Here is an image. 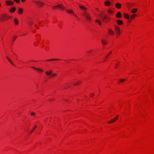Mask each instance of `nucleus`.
<instances>
[{
    "label": "nucleus",
    "instance_id": "79ce46f5",
    "mask_svg": "<svg viewBox=\"0 0 154 154\" xmlns=\"http://www.w3.org/2000/svg\"><path fill=\"white\" fill-rule=\"evenodd\" d=\"M107 56H108L107 55V56H106V57H107Z\"/></svg>",
    "mask_w": 154,
    "mask_h": 154
},
{
    "label": "nucleus",
    "instance_id": "1a4fd4ad",
    "mask_svg": "<svg viewBox=\"0 0 154 154\" xmlns=\"http://www.w3.org/2000/svg\"><path fill=\"white\" fill-rule=\"evenodd\" d=\"M32 68L35 69L37 71H38V72H43V70L41 69H40L39 68H35V67H31Z\"/></svg>",
    "mask_w": 154,
    "mask_h": 154
},
{
    "label": "nucleus",
    "instance_id": "423d86ee",
    "mask_svg": "<svg viewBox=\"0 0 154 154\" xmlns=\"http://www.w3.org/2000/svg\"><path fill=\"white\" fill-rule=\"evenodd\" d=\"M56 7H59L63 10L65 9V8L63 7V5L62 4H59L56 6H54L53 7V8L54 9Z\"/></svg>",
    "mask_w": 154,
    "mask_h": 154
},
{
    "label": "nucleus",
    "instance_id": "0eeeda50",
    "mask_svg": "<svg viewBox=\"0 0 154 154\" xmlns=\"http://www.w3.org/2000/svg\"><path fill=\"white\" fill-rule=\"evenodd\" d=\"M99 16L101 17L103 21H104V20L106 18V15H99Z\"/></svg>",
    "mask_w": 154,
    "mask_h": 154
},
{
    "label": "nucleus",
    "instance_id": "39448f33",
    "mask_svg": "<svg viewBox=\"0 0 154 154\" xmlns=\"http://www.w3.org/2000/svg\"><path fill=\"white\" fill-rule=\"evenodd\" d=\"M118 119V116H116L115 118L111 119L110 121L108 122V123H111L116 121Z\"/></svg>",
    "mask_w": 154,
    "mask_h": 154
},
{
    "label": "nucleus",
    "instance_id": "6ab92c4d",
    "mask_svg": "<svg viewBox=\"0 0 154 154\" xmlns=\"http://www.w3.org/2000/svg\"><path fill=\"white\" fill-rule=\"evenodd\" d=\"M16 10V8L15 7H12L10 10V11L12 12H14Z\"/></svg>",
    "mask_w": 154,
    "mask_h": 154
},
{
    "label": "nucleus",
    "instance_id": "c756f323",
    "mask_svg": "<svg viewBox=\"0 0 154 154\" xmlns=\"http://www.w3.org/2000/svg\"><path fill=\"white\" fill-rule=\"evenodd\" d=\"M15 2L17 3H19L20 2V0H13Z\"/></svg>",
    "mask_w": 154,
    "mask_h": 154
},
{
    "label": "nucleus",
    "instance_id": "c9c22d12",
    "mask_svg": "<svg viewBox=\"0 0 154 154\" xmlns=\"http://www.w3.org/2000/svg\"><path fill=\"white\" fill-rule=\"evenodd\" d=\"M35 114L34 112H31V115H32H32H34Z\"/></svg>",
    "mask_w": 154,
    "mask_h": 154
},
{
    "label": "nucleus",
    "instance_id": "c85d7f7f",
    "mask_svg": "<svg viewBox=\"0 0 154 154\" xmlns=\"http://www.w3.org/2000/svg\"><path fill=\"white\" fill-rule=\"evenodd\" d=\"M80 83H81V82H77L76 83H75L74 84H73V85H76L78 84H79Z\"/></svg>",
    "mask_w": 154,
    "mask_h": 154
},
{
    "label": "nucleus",
    "instance_id": "bb28decb",
    "mask_svg": "<svg viewBox=\"0 0 154 154\" xmlns=\"http://www.w3.org/2000/svg\"><path fill=\"white\" fill-rule=\"evenodd\" d=\"M108 12L109 14H112L113 13L112 11L111 10H108Z\"/></svg>",
    "mask_w": 154,
    "mask_h": 154
},
{
    "label": "nucleus",
    "instance_id": "cd10ccee",
    "mask_svg": "<svg viewBox=\"0 0 154 154\" xmlns=\"http://www.w3.org/2000/svg\"><path fill=\"white\" fill-rule=\"evenodd\" d=\"M17 37V36L16 35H14V37L13 38V41H15V40L16 39Z\"/></svg>",
    "mask_w": 154,
    "mask_h": 154
},
{
    "label": "nucleus",
    "instance_id": "4468645a",
    "mask_svg": "<svg viewBox=\"0 0 154 154\" xmlns=\"http://www.w3.org/2000/svg\"><path fill=\"white\" fill-rule=\"evenodd\" d=\"M66 10L67 12H68L69 13H70V14H72L73 15H74L76 17V15L74 14V13L73 12V11L72 10H69L66 9Z\"/></svg>",
    "mask_w": 154,
    "mask_h": 154
},
{
    "label": "nucleus",
    "instance_id": "58836bf2",
    "mask_svg": "<svg viewBox=\"0 0 154 154\" xmlns=\"http://www.w3.org/2000/svg\"><path fill=\"white\" fill-rule=\"evenodd\" d=\"M21 0V1L22 2H24L26 0Z\"/></svg>",
    "mask_w": 154,
    "mask_h": 154
},
{
    "label": "nucleus",
    "instance_id": "e433bc0d",
    "mask_svg": "<svg viewBox=\"0 0 154 154\" xmlns=\"http://www.w3.org/2000/svg\"><path fill=\"white\" fill-rule=\"evenodd\" d=\"M94 94H93V93H92V94H91V95H90V96H91V97H93V96H94Z\"/></svg>",
    "mask_w": 154,
    "mask_h": 154
},
{
    "label": "nucleus",
    "instance_id": "393cba45",
    "mask_svg": "<svg viewBox=\"0 0 154 154\" xmlns=\"http://www.w3.org/2000/svg\"><path fill=\"white\" fill-rule=\"evenodd\" d=\"M137 11V9L136 8L133 9L131 11V12L133 13H136Z\"/></svg>",
    "mask_w": 154,
    "mask_h": 154
},
{
    "label": "nucleus",
    "instance_id": "a19ab883",
    "mask_svg": "<svg viewBox=\"0 0 154 154\" xmlns=\"http://www.w3.org/2000/svg\"><path fill=\"white\" fill-rule=\"evenodd\" d=\"M35 26L36 28L38 29L36 25H35Z\"/></svg>",
    "mask_w": 154,
    "mask_h": 154
},
{
    "label": "nucleus",
    "instance_id": "9d476101",
    "mask_svg": "<svg viewBox=\"0 0 154 154\" xmlns=\"http://www.w3.org/2000/svg\"><path fill=\"white\" fill-rule=\"evenodd\" d=\"M52 72L50 70L49 72L46 71L45 72L46 74L48 76H51L52 74Z\"/></svg>",
    "mask_w": 154,
    "mask_h": 154
},
{
    "label": "nucleus",
    "instance_id": "6e6552de",
    "mask_svg": "<svg viewBox=\"0 0 154 154\" xmlns=\"http://www.w3.org/2000/svg\"><path fill=\"white\" fill-rule=\"evenodd\" d=\"M114 28L116 32H119L120 31V29L119 27L116 25H115L114 26Z\"/></svg>",
    "mask_w": 154,
    "mask_h": 154
},
{
    "label": "nucleus",
    "instance_id": "473e14b6",
    "mask_svg": "<svg viewBox=\"0 0 154 154\" xmlns=\"http://www.w3.org/2000/svg\"><path fill=\"white\" fill-rule=\"evenodd\" d=\"M52 76H50V77H49V78H51L52 77L56 75V74H52Z\"/></svg>",
    "mask_w": 154,
    "mask_h": 154
},
{
    "label": "nucleus",
    "instance_id": "5701e85b",
    "mask_svg": "<svg viewBox=\"0 0 154 154\" xmlns=\"http://www.w3.org/2000/svg\"><path fill=\"white\" fill-rule=\"evenodd\" d=\"M95 21L96 22H97L99 25H101V22L100 21L98 20L97 19V20H95Z\"/></svg>",
    "mask_w": 154,
    "mask_h": 154
},
{
    "label": "nucleus",
    "instance_id": "7ed1b4c3",
    "mask_svg": "<svg viewBox=\"0 0 154 154\" xmlns=\"http://www.w3.org/2000/svg\"><path fill=\"white\" fill-rule=\"evenodd\" d=\"M33 2L35 3L39 8L42 7L44 5L43 3L41 2L35 1H33Z\"/></svg>",
    "mask_w": 154,
    "mask_h": 154
},
{
    "label": "nucleus",
    "instance_id": "f3484780",
    "mask_svg": "<svg viewBox=\"0 0 154 154\" xmlns=\"http://www.w3.org/2000/svg\"><path fill=\"white\" fill-rule=\"evenodd\" d=\"M6 57L7 60L10 62V63L13 65H14V64L13 63L12 61L11 60V59L8 56H7Z\"/></svg>",
    "mask_w": 154,
    "mask_h": 154
},
{
    "label": "nucleus",
    "instance_id": "7c9ffc66",
    "mask_svg": "<svg viewBox=\"0 0 154 154\" xmlns=\"http://www.w3.org/2000/svg\"><path fill=\"white\" fill-rule=\"evenodd\" d=\"M102 43H103V44H104V45H105V44H106V42H104V41H103V40H102Z\"/></svg>",
    "mask_w": 154,
    "mask_h": 154
},
{
    "label": "nucleus",
    "instance_id": "20e7f679",
    "mask_svg": "<svg viewBox=\"0 0 154 154\" xmlns=\"http://www.w3.org/2000/svg\"><path fill=\"white\" fill-rule=\"evenodd\" d=\"M6 5L8 6H11L14 5V2L8 0L6 1Z\"/></svg>",
    "mask_w": 154,
    "mask_h": 154
},
{
    "label": "nucleus",
    "instance_id": "4be33fe9",
    "mask_svg": "<svg viewBox=\"0 0 154 154\" xmlns=\"http://www.w3.org/2000/svg\"><path fill=\"white\" fill-rule=\"evenodd\" d=\"M14 21L15 23V25H17L18 23V20L16 18H15L14 19Z\"/></svg>",
    "mask_w": 154,
    "mask_h": 154
},
{
    "label": "nucleus",
    "instance_id": "4c0bfd02",
    "mask_svg": "<svg viewBox=\"0 0 154 154\" xmlns=\"http://www.w3.org/2000/svg\"><path fill=\"white\" fill-rule=\"evenodd\" d=\"M91 51H88L87 52V53H90V52H91Z\"/></svg>",
    "mask_w": 154,
    "mask_h": 154
},
{
    "label": "nucleus",
    "instance_id": "a878e982",
    "mask_svg": "<svg viewBox=\"0 0 154 154\" xmlns=\"http://www.w3.org/2000/svg\"><path fill=\"white\" fill-rule=\"evenodd\" d=\"M136 16V14L132 15H131L130 17H131V19H133L134 18L135 16Z\"/></svg>",
    "mask_w": 154,
    "mask_h": 154
},
{
    "label": "nucleus",
    "instance_id": "f8f14e48",
    "mask_svg": "<svg viewBox=\"0 0 154 154\" xmlns=\"http://www.w3.org/2000/svg\"><path fill=\"white\" fill-rule=\"evenodd\" d=\"M111 4V2L108 1H106L105 3V5L107 6H109Z\"/></svg>",
    "mask_w": 154,
    "mask_h": 154
},
{
    "label": "nucleus",
    "instance_id": "412c9836",
    "mask_svg": "<svg viewBox=\"0 0 154 154\" xmlns=\"http://www.w3.org/2000/svg\"><path fill=\"white\" fill-rule=\"evenodd\" d=\"M37 127V125H35L32 128V129L30 131V134H32L33 131L35 130V128Z\"/></svg>",
    "mask_w": 154,
    "mask_h": 154
},
{
    "label": "nucleus",
    "instance_id": "ddd939ff",
    "mask_svg": "<svg viewBox=\"0 0 154 154\" xmlns=\"http://www.w3.org/2000/svg\"><path fill=\"white\" fill-rule=\"evenodd\" d=\"M115 6L118 8H120L121 7V5L120 3H117L116 4Z\"/></svg>",
    "mask_w": 154,
    "mask_h": 154
},
{
    "label": "nucleus",
    "instance_id": "f257e3e1",
    "mask_svg": "<svg viewBox=\"0 0 154 154\" xmlns=\"http://www.w3.org/2000/svg\"><path fill=\"white\" fill-rule=\"evenodd\" d=\"M79 8L84 11V12L83 14V15L87 21L90 22L91 19L90 15L86 12L87 8L81 5H79Z\"/></svg>",
    "mask_w": 154,
    "mask_h": 154
},
{
    "label": "nucleus",
    "instance_id": "72a5a7b5",
    "mask_svg": "<svg viewBox=\"0 0 154 154\" xmlns=\"http://www.w3.org/2000/svg\"><path fill=\"white\" fill-rule=\"evenodd\" d=\"M32 23H33L32 22H31L29 23V26L32 25Z\"/></svg>",
    "mask_w": 154,
    "mask_h": 154
},
{
    "label": "nucleus",
    "instance_id": "a211bd4d",
    "mask_svg": "<svg viewBox=\"0 0 154 154\" xmlns=\"http://www.w3.org/2000/svg\"><path fill=\"white\" fill-rule=\"evenodd\" d=\"M23 12V9L21 8H20L18 9V13L19 14H21Z\"/></svg>",
    "mask_w": 154,
    "mask_h": 154
},
{
    "label": "nucleus",
    "instance_id": "f03ea898",
    "mask_svg": "<svg viewBox=\"0 0 154 154\" xmlns=\"http://www.w3.org/2000/svg\"><path fill=\"white\" fill-rule=\"evenodd\" d=\"M11 17L5 14H3L1 15L0 20L3 21L6 19H8Z\"/></svg>",
    "mask_w": 154,
    "mask_h": 154
},
{
    "label": "nucleus",
    "instance_id": "b1692460",
    "mask_svg": "<svg viewBox=\"0 0 154 154\" xmlns=\"http://www.w3.org/2000/svg\"><path fill=\"white\" fill-rule=\"evenodd\" d=\"M60 60L59 59H50V60H47L48 61H54V60Z\"/></svg>",
    "mask_w": 154,
    "mask_h": 154
},
{
    "label": "nucleus",
    "instance_id": "9b49d317",
    "mask_svg": "<svg viewBox=\"0 0 154 154\" xmlns=\"http://www.w3.org/2000/svg\"><path fill=\"white\" fill-rule=\"evenodd\" d=\"M108 33L109 35H114V32L111 29H108Z\"/></svg>",
    "mask_w": 154,
    "mask_h": 154
},
{
    "label": "nucleus",
    "instance_id": "dca6fc26",
    "mask_svg": "<svg viewBox=\"0 0 154 154\" xmlns=\"http://www.w3.org/2000/svg\"><path fill=\"white\" fill-rule=\"evenodd\" d=\"M116 22L119 25H120L123 23V21L119 20H116Z\"/></svg>",
    "mask_w": 154,
    "mask_h": 154
},
{
    "label": "nucleus",
    "instance_id": "aec40b11",
    "mask_svg": "<svg viewBox=\"0 0 154 154\" xmlns=\"http://www.w3.org/2000/svg\"><path fill=\"white\" fill-rule=\"evenodd\" d=\"M124 17L125 18H126L127 19H129V17L128 16V15L125 13L124 14Z\"/></svg>",
    "mask_w": 154,
    "mask_h": 154
},
{
    "label": "nucleus",
    "instance_id": "2f4dec72",
    "mask_svg": "<svg viewBox=\"0 0 154 154\" xmlns=\"http://www.w3.org/2000/svg\"><path fill=\"white\" fill-rule=\"evenodd\" d=\"M120 82H124V81H125V79H120Z\"/></svg>",
    "mask_w": 154,
    "mask_h": 154
},
{
    "label": "nucleus",
    "instance_id": "f704fd0d",
    "mask_svg": "<svg viewBox=\"0 0 154 154\" xmlns=\"http://www.w3.org/2000/svg\"><path fill=\"white\" fill-rule=\"evenodd\" d=\"M116 33V34H118V35H119L120 34V31H119V32H117Z\"/></svg>",
    "mask_w": 154,
    "mask_h": 154
},
{
    "label": "nucleus",
    "instance_id": "ea45409f",
    "mask_svg": "<svg viewBox=\"0 0 154 154\" xmlns=\"http://www.w3.org/2000/svg\"><path fill=\"white\" fill-rule=\"evenodd\" d=\"M111 53V52H110V53H109L107 55V56H108L109 55V54H110Z\"/></svg>",
    "mask_w": 154,
    "mask_h": 154
},
{
    "label": "nucleus",
    "instance_id": "2eb2a0df",
    "mask_svg": "<svg viewBox=\"0 0 154 154\" xmlns=\"http://www.w3.org/2000/svg\"><path fill=\"white\" fill-rule=\"evenodd\" d=\"M121 16L122 14H121V13L119 12H118L116 15V17L118 18H120L121 17Z\"/></svg>",
    "mask_w": 154,
    "mask_h": 154
}]
</instances>
